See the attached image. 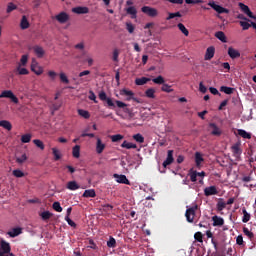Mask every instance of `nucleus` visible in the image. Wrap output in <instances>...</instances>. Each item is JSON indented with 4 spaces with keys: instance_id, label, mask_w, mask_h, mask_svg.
I'll return each instance as SVG.
<instances>
[{
    "instance_id": "obj_1",
    "label": "nucleus",
    "mask_w": 256,
    "mask_h": 256,
    "mask_svg": "<svg viewBox=\"0 0 256 256\" xmlns=\"http://www.w3.org/2000/svg\"><path fill=\"white\" fill-rule=\"evenodd\" d=\"M142 13H144V15H147L148 17H157V15H159V11L156 8H153L151 6H143L141 8Z\"/></svg>"
},
{
    "instance_id": "obj_2",
    "label": "nucleus",
    "mask_w": 256,
    "mask_h": 256,
    "mask_svg": "<svg viewBox=\"0 0 256 256\" xmlns=\"http://www.w3.org/2000/svg\"><path fill=\"white\" fill-rule=\"evenodd\" d=\"M199 208V206L194 205L186 210L185 217L188 223H193L195 219V211Z\"/></svg>"
},
{
    "instance_id": "obj_3",
    "label": "nucleus",
    "mask_w": 256,
    "mask_h": 256,
    "mask_svg": "<svg viewBox=\"0 0 256 256\" xmlns=\"http://www.w3.org/2000/svg\"><path fill=\"white\" fill-rule=\"evenodd\" d=\"M98 97L100 101H106L108 107H111L112 109H115V102H113L112 98L107 97V93L105 91H100L98 94Z\"/></svg>"
},
{
    "instance_id": "obj_4",
    "label": "nucleus",
    "mask_w": 256,
    "mask_h": 256,
    "mask_svg": "<svg viewBox=\"0 0 256 256\" xmlns=\"http://www.w3.org/2000/svg\"><path fill=\"white\" fill-rule=\"evenodd\" d=\"M209 7H211L212 9H214V11H216V13H219V15H222V13H226L229 14V9L224 8L223 6L216 4L215 2H209L208 3Z\"/></svg>"
},
{
    "instance_id": "obj_5",
    "label": "nucleus",
    "mask_w": 256,
    "mask_h": 256,
    "mask_svg": "<svg viewBox=\"0 0 256 256\" xmlns=\"http://www.w3.org/2000/svg\"><path fill=\"white\" fill-rule=\"evenodd\" d=\"M56 21H58V23H60L61 25L67 23V21H69L70 17L69 14H67V12H60L58 15L55 16Z\"/></svg>"
},
{
    "instance_id": "obj_6",
    "label": "nucleus",
    "mask_w": 256,
    "mask_h": 256,
    "mask_svg": "<svg viewBox=\"0 0 256 256\" xmlns=\"http://www.w3.org/2000/svg\"><path fill=\"white\" fill-rule=\"evenodd\" d=\"M238 7L241 9V11H243V13H245V15L250 17V19H255V16L253 15V12H251V9H249V6H247L244 3L240 2L238 4Z\"/></svg>"
},
{
    "instance_id": "obj_7",
    "label": "nucleus",
    "mask_w": 256,
    "mask_h": 256,
    "mask_svg": "<svg viewBox=\"0 0 256 256\" xmlns=\"http://www.w3.org/2000/svg\"><path fill=\"white\" fill-rule=\"evenodd\" d=\"M72 13H75L76 15H87L89 13V8L85 6H78L72 8Z\"/></svg>"
},
{
    "instance_id": "obj_8",
    "label": "nucleus",
    "mask_w": 256,
    "mask_h": 256,
    "mask_svg": "<svg viewBox=\"0 0 256 256\" xmlns=\"http://www.w3.org/2000/svg\"><path fill=\"white\" fill-rule=\"evenodd\" d=\"M120 95H124L125 97H127V101H131V99H133V101H136L137 103H139V101L137 100V98L133 97L135 94L133 93V91L131 90H127V89H122L120 91Z\"/></svg>"
},
{
    "instance_id": "obj_9",
    "label": "nucleus",
    "mask_w": 256,
    "mask_h": 256,
    "mask_svg": "<svg viewBox=\"0 0 256 256\" xmlns=\"http://www.w3.org/2000/svg\"><path fill=\"white\" fill-rule=\"evenodd\" d=\"M209 127H210V129H212L211 135H214V137H221V134L223 132L221 131V129L219 128V126L217 124L210 123Z\"/></svg>"
},
{
    "instance_id": "obj_10",
    "label": "nucleus",
    "mask_w": 256,
    "mask_h": 256,
    "mask_svg": "<svg viewBox=\"0 0 256 256\" xmlns=\"http://www.w3.org/2000/svg\"><path fill=\"white\" fill-rule=\"evenodd\" d=\"M105 147H107V145H105V143H103L101 138H97L96 139V153L98 155H101V153H103V151H105Z\"/></svg>"
},
{
    "instance_id": "obj_11",
    "label": "nucleus",
    "mask_w": 256,
    "mask_h": 256,
    "mask_svg": "<svg viewBox=\"0 0 256 256\" xmlns=\"http://www.w3.org/2000/svg\"><path fill=\"white\" fill-rule=\"evenodd\" d=\"M228 55H229L230 59H239V57H241V52H239V50H237L233 47H229Z\"/></svg>"
},
{
    "instance_id": "obj_12",
    "label": "nucleus",
    "mask_w": 256,
    "mask_h": 256,
    "mask_svg": "<svg viewBox=\"0 0 256 256\" xmlns=\"http://www.w3.org/2000/svg\"><path fill=\"white\" fill-rule=\"evenodd\" d=\"M31 71H33V73H35V75L43 74V68H41V66H39V64H37V61H35V60L32 61Z\"/></svg>"
},
{
    "instance_id": "obj_13",
    "label": "nucleus",
    "mask_w": 256,
    "mask_h": 256,
    "mask_svg": "<svg viewBox=\"0 0 256 256\" xmlns=\"http://www.w3.org/2000/svg\"><path fill=\"white\" fill-rule=\"evenodd\" d=\"M218 193L216 186H209L204 189V195L206 197H211V195H217Z\"/></svg>"
},
{
    "instance_id": "obj_14",
    "label": "nucleus",
    "mask_w": 256,
    "mask_h": 256,
    "mask_svg": "<svg viewBox=\"0 0 256 256\" xmlns=\"http://www.w3.org/2000/svg\"><path fill=\"white\" fill-rule=\"evenodd\" d=\"M114 177L116 178L117 183H122L123 185L131 184L125 175L114 174Z\"/></svg>"
},
{
    "instance_id": "obj_15",
    "label": "nucleus",
    "mask_w": 256,
    "mask_h": 256,
    "mask_svg": "<svg viewBox=\"0 0 256 256\" xmlns=\"http://www.w3.org/2000/svg\"><path fill=\"white\" fill-rule=\"evenodd\" d=\"M215 57V47L210 46L206 50V54L204 56L205 61H211V58Z\"/></svg>"
},
{
    "instance_id": "obj_16",
    "label": "nucleus",
    "mask_w": 256,
    "mask_h": 256,
    "mask_svg": "<svg viewBox=\"0 0 256 256\" xmlns=\"http://www.w3.org/2000/svg\"><path fill=\"white\" fill-rule=\"evenodd\" d=\"M173 161H175V159L173 158V150H168L167 158L163 162V167L165 168V167L171 165V163H173Z\"/></svg>"
},
{
    "instance_id": "obj_17",
    "label": "nucleus",
    "mask_w": 256,
    "mask_h": 256,
    "mask_svg": "<svg viewBox=\"0 0 256 256\" xmlns=\"http://www.w3.org/2000/svg\"><path fill=\"white\" fill-rule=\"evenodd\" d=\"M212 221L214 227H222V225H225V220L219 216H213Z\"/></svg>"
},
{
    "instance_id": "obj_18",
    "label": "nucleus",
    "mask_w": 256,
    "mask_h": 256,
    "mask_svg": "<svg viewBox=\"0 0 256 256\" xmlns=\"http://www.w3.org/2000/svg\"><path fill=\"white\" fill-rule=\"evenodd\" d=\"M33 51L39 59H41L43 57V55H45V50L43 49V47H41L39 45L34 46Z\"/></svg>"
},
{
    "instance_id": "obj_19",
    "label": "nucleus",
    "mask_w": 256,
    "mask_h": 256,
    "mask_svg": "<svg viewBox=\"0 0 256 256\" xmlns=\"http://www.w3.org/2000/svg\"><path fill=\"white\" fill-rule=\"evenodd\" d=\"M0 127H2L3 129H6V131H11V129H13V124H11L9 120H1Z\"/></svg>"
},
{
    "instance_id": "obj_20",
    "label": "nucleus",
    "mask_w": 256,
    "mask_h": 256,
    "mask_svg": "<svg viewBox=\"0 0 256 256\" xmlns=\"http://www.w3.org/2000/svg\"><path fill=\"white\" fill-rule=\"evenodd\" d=\"M66 187L69 189V191H77V189H80L81 186L77 184V181H69Z\"/></svg>"
},
{
    "instance_id": "obj_21",
    "label": "nucleus",
    "mask_w": 256,
    "mask_h": 256,
    "mask_svg": "<svg viewBox=\"0 0 256 256\" xmlns=\"http://www.w3.org/2000/svg\"><path fill=\"white\" fill-rule=\"evenodd\" d=\"M231 149H232L233 155H235V156L241 155V153H243V152L241 151V143H236V144H234V145L231 147Z\"/></svg>"
},
{
    "instance_id": "obj_22",
    "label": "nucleus",
    "mask_w": 256,
    "mask_h": 256,
    "mask_svg": "<svg viewBox=\"0 0 256 256\" xmlns=\"http://www.w3.org/2000/svg\"><path fill=\"white\" fill-rule=\"evenodd\" d=\"M215 38L219 39L222 43H227V36H225V32L218 31L215 33Z\"/></svg>"
},
{
    "instance_id": "obj_23",
    "label": "nucleus",
    "mask_w": 256,
    "mask_h": 256,
    "mask_svg": "<svg viewBox=\"0 0 256 256\" xmlns=\"http://www.w3.org/2000/svg\"><path fill=\"white\" fill-rule=\"evenodd\" d=\"M82 197H85V198L89 199L90 197L91 198L97 197V194L95 193L94 189H88V190L84 191Z\"/></svg>"
},
{
    "instance_id": "obj_24",
    "label": "nucleus",
    "mask_w": 256,
    "mask_h": 256,
    "mask_svg": "<svg viewBox=\"0 0 256 256\" xmlns=\"http://www.w3.org/2000/svg\"><path fill=\"white\" fill-rule=\"evenodd\" d=\"M72 155L75 157V159H79V157H81V146H74L72 149Z\"/></svg>"
},
{
    "instance_id": "obj_25",
    "label": "nucleus",
    "mask_w": 256,
    "mask_h": 256,
    "mask_svg": "<svg viewBox=\"0 0 256 256\" xmlns=\"http://www.w3.org/2000/svg\"><path fill=\"white\" fill-rule=\"evenodd\" d=\"M205 159H203V155L200 152L195 153V163L196 167H199Z\"/></svg>"
},
{
    "instance_id": "obj_26",
    "label": "nucleus",
    "mask_w": 256,
    "mask_h": 256,
    "mask_svg": "<svg viewBox=\"0 0 256 256\" xmlns=\"http://www.w3.org/2000/svg\"><path fill=\"white\" fill-rule=\"evenodd\" d=\"M122 149H137V144H133L131 142H127V140H125L122 144H121Z\"/></svg>"
},
{
    "instance_id": "obj_27",
    "label": "nucleus",
    "mask_w": 256,
    "mask_h": 256,
    "mask_svg": "<svg viewBox=\"0 0 256 256\" xmlns=\"http://www.w3.org/2000/svg\"><path fill=\"white\" fill-rule=\"evenodd\" d=\"M22 230L21 228H13L11 231L8 232L9 237H18V235H21Z\"/></svg>"
},
{
    "instance_id": "obj_28",
    "label": "nucleus",
    "mask_w": 256,
    "mask_h": 256,
    "mask_svg": "<svg viewBox=\"0 0 256 256\" xmlns=\"http://www.w3.org/2000/svg\"><path fill=\"white\" fill-rule=\"evenodd\" d=\"M126 13L128 15H132V19H137V9L135 7L130 6L126 9Z\"/></svg>"
},
{
    "instance_id": "obj_29",
    "label": "nucleus",
    "mask_w": 256,
    "mask_h": 256,
    "mask_svg": "<svg viewBox=\"0 0 256 256\" xmlns=\"http://www.w3.org/2000/svg\"><path fill=\"white\" fill-rule=\"evenodd\" d=\"M20 27L23 30L29 29V20H27V16H22Z\"/></svg>"
},
{
    "instance_id": "obj_30",
    "label": "nucleus",
    "mask_w": 256,
    "mask_h": 256,
    "mask_svg": "<svg viewBox=\"0 0 256 256\" xmlns=\"http://www.w3.org/2000/svg\"><path fill=\"white\" fill-rule=\"evenodd\" d=\"M149 81H151V78L141 77V78H137L135 80V84L136 85H145V84L149 83Z\"/></svg>"
},
{
    "instance_id": "obj_31",
    "label": "nucleus",
    "mask_w": 256,
    "mask_h": 256,
    "mask_svg": "<svg viewBox=\"0 0 256 256\" xmlns=\"http://www.w3.org/2000/svg\"><path fill=\"white\" fill-rule=\"evenodd\" d=\"M220 91L222 93H225L226 95H233L235 88L227 87V86H222L220 88Z\"/></svg>"
},
{
    "instance_id": "obj_32",
    "label": "nucleus",
    "mask_w": 256,
    "mask_h": 256,
    "mask_svg": "<svg viewBox=\"0 0 256 256\" xmlns=\"http://www.w3.org/2000/svg\"><path fill=\"white\" fill-rule=\"evenodd\" d=\"M242 213H243L242 222L243 223H249V221L251 219V214H249L247 212V209H245V208L242 209Z\"/></svg>"
},
{
    "instance_id": "obj_33",
    "label": "nucleus",
    "mask_w": 256,
    "mask_h": 256,
    "mask_svg": "<svg viewBox=\"0 0 256 256\" xmlns=\"http://www.w3.org/2000/svg\"><path fill=\"white\" fill-rule=\"evenodd\" d=\"M238 135L242 137L243 139H251V133L243 130V129H238Z\"/></svg>"
},
{
    "instance_id": "obj_34",
    "label": "nucleus",
    "mask_w": 256,
    "mask_h": 256,
    "mask_svg": "<svg viewBox=\"0 0 256 256\" xmlns=\"http://www.w3.org/2000/svg\"><path fill=\"white\" fill-rule=\"evenodd\" d=\"M110 139H111L112 143H119V141H123V139H125V137L121 134H116V135L110 136Z\"/></svg>"
},
{
    "instance_id": "obj_35",
    "label": "nucleus",
    "mask_w": 256,
    "mask_h": 256,
    "mask_svg": "<svg viewBox=\"0 0 256 256\" xmlns=\"http://www.w3.org/2000/svg\"><path fill=\"white\" fill-rule=\"evenodd\" d=\"M179 31H181V33H183V35H185V37H189V30H187V28L185 27V25L183 23H178L177 25Z\"/></svg>"
},
{
    "instance_id": "obj_36",
    "label": "nucleus",
    "mask_w": 256,
    "mask_h": 256,
    "mask_svg": "<svg viewBox=\"0 0 256 256\" xmlns=\"http://www.w3.org/2000/svg\"><path fill=\"white\" fill-rule=\"evenodd\" d=\"M243 233L244 235H246V237H248V239H250V241H253V239H255V234H253V232H251L249 228L244 227Z\"/></svg>"
},
{
    "instance_id": "obj_37",
    "label": "nucleus",
    "mask_w": 256,
    "mask_h": 256,
    "mask_svg": "<svg viewBox=\"0 0 256 256\" xmlns=\"http://www.w3.org/2000/svg\"><path fill=\"white\" fill-rule=\"evenodd\" d=\"M132 138L134 141H136V143H145V137H143V135L140 133L134 134Z\"/></svg>"
},
{
    "instance_id": "obj_38",
    "label": "nucleus",
    "mask_w": 256,
    "mask_h": 256,
    "mask_svg": "<svg viewBox=\"0 0 256 256\" xmlns=\"http://www.w3.org/2000/svg\"><path fill=\"white\" fill-rule=\"evenodd\" d=\"M13 95V91L11 90H4L0 94V99H10V97Z\"/></svg>"
},
{
    "instance_id": "obj_39",
    "label": "nucleus",
    "mask_w": 256,
    "mask_h": 256,
    "mask_svg": "<svg viewBox=\"0 0 256 256\" xmlns=\"http://www.w3.org/2000/svg\"><path fill=\"white\" fill-rule=\"evenodd\" d=\"M107 247L111 249H115V247H117V241L115 238H113V236H110L109 241L107 242Z\"/></svg>"
},
{
    "instance_id": "obj_40",
    "label": "nucleus",
    "mask_w": 256,
    "mask_h": 256,
    "mask_svg": "<svg viewBox=\"0 0 256 256\" xmlns=\"http://www.w3.org/2000/svg\"><path fill=\"white\" fill-rule=\"evenodd\" d=\"M145 95L146 97H148V99H155V89L153 88H149L145 91Z\"/></svg>"
},
{
    "instance_id": "obj_41",
    "label": "nucleus",
    "mask_w": 256,
    "mask_h": 256,
    "mask_svg": "<svg viewBox=\"0 0 256 256\" xmlns=\"http://www.w3.org/2000/svg\"><path fill=\"white\" fill-rule=\"evenodd\" d=\"M78 115H80V117H83L84 119H89V117H91V114H89V111L83 110V109L78 110Z\"/></svg>"
},
{
    "instance_id": "obj_42",
    "label": "nucleus",
    "mask_w": 256,
    "mask_h": 256,
    "mask_svg": "<svg viewBox=\"0 0 256 256\" xmlns=\"http://www.w3.org/2000/svg\"><path fill=\"white\" fill-rule=\"evenodd\" d=\"M152 81L156 85H165V78H163V76H158V77L152 79Z\"/></svg>"
},
{
    "instance_id": "obj_43",
    "label": "nucleus",
    "mask_w": 256,
    "mask_h": 256,
    "mask_svg": "<svg viewBox=\"0 0 256 256\" xmlns=\"http://www.w3.org/2000/svg\"><path fill=\"white\" fill-rule=\"evenodd\" d=\"M53 217V213L49 212V211H44L41 213V218L43 219V221H47L48 219H51Z\"/></svg>"
},
{
    "instance_id": "obj_44",
    "label": "nucleus",
    "mask_w": 256,
    "mask_h": 256,
    "mask_svg": "<svg viewBox=\"0 0 256 256\" xmlns=\"http://www.w3.org/2000/svg\"><path fill=\"white\" fill-rule=\"evenodd\" d=\"M33 143H34V145H36V147H38V149H41V151H43L45 149V144H43V141H41L39 139H34Z\"/></svg>"
},
{
    "instance_id": "obj_45",
    "label": "nucleus",
    "mask_w": 256,
    "mask_h": 256,
    "mask_svg": "<svg viewBox=\"0 0 256 256\" xmlns=\"http://www.w3.org/2000/svg\"><path fill=\"white\" fill-rule=\"evenodd\" d=\"M28 61H29V56L28 55H22V57L20 59V63H18V65H20V67H25V65H27Z\"/></svg>"
},
{
    "instance_id": "obj_46",
    "label": "nucleus",
    "mask_w": 256,
    "mask_h": 256,
    "mask_svg": "<svg viewBox=\"0 0 256 256\" xmlns=\"http://www.w3.org/2000/svg\"><path fill=\"white\" fill-rule=\"evenodd\" d=\"M16 9H17V5H15V3H13V2H10L7 5L6 12L12 13V11H16Z\"/></svg>"
},
{
    "instance_id": "obj_47",
    "label": "nucleus",
    "mask_w": 256,
    "mask_h": 256,
    "mask_svg": "<svg viewBox=\"0 0 256 256\" xmlns=\"http://www.w3.org/2000/svg\"><path fill=\"white\" fill-rule=\"evenodd\" d=\"M115 103H116V106H117L119 109H124L125 112L129 111V110L127 109V104H126L125 102H121V101H119V100H116Z\"/></svg>"
},
{
    "instance_id": "obj_48",
    "label": "nucleus",
    "mask_w": 256,
    "mask_h": 256,
    "mask_svg": "<svg viewBox=\"0 0 256 256\" xmlns=\"http://www.w3.org/2000/svg\"><path fill=\"white\" fill-rule=\"evenodd\" d=\"M18 75H29V70L22 68L21 65L17 66Z\"/></svg>"
},
{
    "instance_id": "obj_49",
    "label": "nucleus",
    "mask_w": 256,
    "mask_h": 256,
    "mask_svg": "<svg viewBox=\"0 0 256 256\" xmlns=\"http://www.w3.org/2000/svg\"><path fill=\"white\" fill-rule=\"evenodd\" d=\"M52 153L54 155L55 161H59L61 159V152L57 148H52Z\"/></svg>"
},
{
    "instance_id": "obj_50",
    "label": "nucleus",
    "mask_w": 256,
    "mask_h": 256,
    "mask_svg": "<svg viewBox=\"0 0 256 256\" xmlns=\"http://www.w3.org/2000/svg\"><path fill=\"white\" fill-rule=\"evenodd\" d=\"M31 134H24L21 136V142L22 143H31Z\"/></svg>"
},
{
    "instance_id": "obj_51",
    "label": "nucleus",
    "mask_w": 256,
    "mask_h": 256,
    "mask_svg": "<svg viewBox=\"0 0 256 256\" xmlns=\"http://www.w3.org/2000/svg\"><path fill=\"white\" fill-rule=\"evenodd\" d=\"M52 208L54 211H57V213H61L63 211V207H61V203L59 202H54Z\"/></svg>"
},
{
    "instance_id": "obj_52",
    "label": "nucleus",
    "mask_w": 256,
    "mask_h": 256,
    "mask_svg": "<svg viewBox=\"0 0 256 256\" xmlns=\"http://www.w3.org/2000/svg\"><path fill=\"white\" fill-rule=\"evenodd\" d=\"M60 80L62 83H65L66 85H69V78H67V75L63 72L59 74Z\"/></svg>"
},
{
    "instance_id": "obj_53",
    "label": "nucleus",
    "mask_w": 256,
    "mask_h": 256,
    "mask_svg": "<svg viewBox=\"0 0 256 256\" xmlns=\"http://www.w3.org/2000/svg\"><path fill=\"white\" fill-rule=\"evenodd\" d=\"M112 61H114L115 63H119V49H114Z\"/></svg>"
},
{
    "instance_id": "obj_54",
    "label": "nucleus",
    "mask_w": 256,
    "mask_h": 256,
    "mask_svg": "<svg viewBox=\"0 0 256 256\" xmlns=\"http://www.w3.org/2000/svg\"><path fill=\"white\" fill-rule=\"evenodd\" d=\"M12 175L17 178L25 177V173L19 169L13 170Z\"/></svg>"
},
{
    "instance_id": "obj_55",
    "label": "nucleus",
    "mask_w": 256,
    "mask_h": 256,
    "mask_svg": "<svg viewBox=\"0 0 256 256\" xmlns=\"http://www.w3.org/2000/svg\"><path fill=\"white\" fill-rule=\"evenodd\" d=\"M189 175H190V181H192V183H195L197 181V177H198L197 171L191 170L189 172Z\"/></svg>"
},
{
    "instance_id": "obj_56",
    "label": "nucleus",
    "mask_w": 256,
    "mask_h": 256,
    "mask_svg": "<svg viewBox=\"0 0 256 256\" xmlns=\"http://www.w3.org/2000/svg\"><path fill=\"white\" fill-rule=\"evenodd\" d=\"M175 17H182L181 12L169 13L166 21H171V19H175Z\"/></svg>"
},
{
    "instance_id": "obj_57",
    "label": "nucleus",
    "mask_w": 256,
    "mask_h": 256,
    "mask_svg": "<svg viewBox=\"0 0 256 256\" xmlns=\"http://www.w3.org/2000/svg\"><path fill=\"white\" fill-rule=\"evenodd\" d=\"M195 241H198V243H203V234L201 232H196L194 234Z\"/></svg>"
},
{
    "instance_id": "obj_58",
    "label": "nucleus",
    "mask_w": 256,
    "mask_h": 256,
    "mask_svg": "<svg viewBox=\"0 0 256 256\" xmlns=\"http://www.w3.org/2000/svg\"><path fill=\"white\" fill-rule=\"evenodd\" d=\"M227 207V203L223 202V200L218 201L217 203V210L218 211H223Z\"/></svg>"
},
{
    "instance_id": "obj_59",
    "label": "nucleus",
    "mask_w": 256,
    "mask_h": 256,
    "mask_svg": "<svg viewBox=\"0 0 256 256\" xmlns=\"http://www.w3.org/2000/svg\"><path fill=\"white\" fill-rule=\"evenodd\" d=\"M161 91H164V93H173V89H171L169 84H163Z\"/></svg>"
},
{
    "instance_id": "obj_60",
    "label": "nucleus",
    "mask_w": 256,
    "mask_h": 256,
    "mask_svg": "<svg viewBox=\"0 0 256 256\" xmlns=\"http://www.w3.org/2000/svg\"><path fill=\"white\" fill-rule=\"evenodd\" d=\"M126 29L128 33H133L135 31V26L131 22H128L126 23Z\"/></svg>"
},
{
    "instance_id": "obj_61",
    "label": "nucleus",
    "mask_w": 256,
    "mask_h": 256,
    "mask_svg": "<svg viewBox=\"0 0 256 256\" xmlns=\"http://www.w3.org/2000/svg\"><path fill=\"white\" fill-rule=\"evenodd\" d=\"M65 221L68 223V225H70V227H73L74 229L77 227V224L73 222L69 216H65Z\"/></svg>"
},
{
    "instance_id": "obj_62",
    "label": "nucleus",
    "mask_w": 256,
    "mask_h": 256,
    "mask_svg": "<svg viewBox=\"0 0 256 256\" xmlns=\"http://www.w3.org/2000/svg\"><path fill=\"white\" fill-rule=\"evenodd\" d=\"M102 208H103V211L105 212L113 211V205L111 204H103Z\"/></svg>"
},
{
    "instance_id": "obj_63",
    "label": "nucleus",
    "mask_w": 256,
    "mask_h": 256,
    "mask_svg": "<svg viewBox=\"0 0 256 256\" xmlns=\"http://www.w3.org/2000/svg\"><path fill=\"white\" fill-rule=\"evenodd\" d=\"M240 25L242 26L243 31H247V29H249V27H251V24H249L248 22H245V21H240Z\"/></svg>"
},
{
    "instance_id": "obj_64",
    "label": "nucleus",
    "mask_w": 256,
    "mask_h": 256,
    "mask_svg": "<svg viewBox=\"0 0 256 256\" xmlns=\"http://www.w3.org/2000/svg\"><path fill=\"white\" fill-rule=\"evenodd\" d=\"M27 159V155L23 154L21 157L16 158V162L18 163H25V160Z\"/></svg>"
}]
</instances>
